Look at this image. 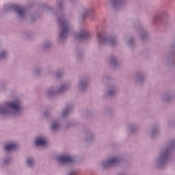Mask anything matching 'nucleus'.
<instances>
[{
	"mask_svg": "<svg viewBox=\"0 0 175 175\" xmlns=\"http://www.w3.org/2000/svg\"><path fill=\"white\" fill-rule=\"evenodd\" d=\"M60 28L62 29L60 33V38L64 39L68 35V31H69V25L65 21H59Z\"/></svg>",
	"mask_w": 175,
	"mask_h": 175,
	"instance_id": "nucleus-1",
	"label": "nucleus"
},
{
	"mask_svg": "<svg viewBox=\"0 0 175 175\" xmlns=\"http://www.w3.org/2000/svg\"><path fill=\"white\" fill-rule=\"evenodd\" d=\"M7 106H8V107H10L11 109H13L14 111H16V113H18L21 110V107L20 106V101L18 100L8 103L7 104Z\"/></svg>",
	"mask_w": 175,
	"mask_h": 175,
	"instance_id": "nucleus-2",
	"label": "nucleus"
},
{
	"mask_svg": "<svg viewBox=\"0 0 175 175\" xmlns=\"http://www.w3.org/2000/svg\"><path fill=\"white\" fill-rule=\"evenodd\" d=\"M59 161L61 163H68L73 161V158L69 155H62L59 157Z\"/></svg>",
	"mask_w": 175,
	"mask_h": 175,
	"instance_id": "nucleus-3",
	"label": "nucleus"
},
{
	"mask_svg": "<svg viewBox=\"0 0 175 175\" xmlns=\"http://www.w3.org/2000/svg\"><path fill=\"white\" fill-rule=\"evenodd\" d=\"M14 8L20 17H24V14H25V8H22L18 5H14Z\"/></svg>",
	"mask_w": 175,
	"mask_h": 175,
	"instance_id": "nucleus-4",
	"label": "nucleus"
},
{
	"mask_svg": "<svg viewBox=\"0 0 175 175\" xmlns=\"http://www.w3.org/2000/svg\"><path fill=\"white\" fill-rule=\"evenodd\" d=\"M36 146H44L46 144H47V142H46L45 139L43 138H38L35 141Z\"/></svg>",
	"mask_w": 175,
	"mask_h": 175,
	"instance_id": "nucleus-5",
	"label": "nucleus"
},
{
	"mask_svg": "<svg viewBox=\"0 0 175 175\" xmlns=\"http://www.w3.org/2000/svg\"><path fill=\"white\" fill-rule=\"evenodd\" d=\"M17 147H18L17 144H11L5 145V151H12V150H16Z\"/></svg>",
	"mask_w": 175,
	"mask_h": 175,
	"instance_id": "nucleus-6",
	"label": "nucleus"
},
{
	"mask_svg": "<svg viewBox=\"0 0 175 175\" xmlns=\"http://www.w3.org/2000/svg\"><path fill=\"white\" fill-rule=\"evenodd\" d=\"M88 31L83 30L81 34L78 36L79 39H87L88 38Z\"/></svg>",
	"mask_w": 175,
	"mask_h": 175,
	"instance_id": "nucleus-7",
	"label": "nucleus"
},
{
	"mask_svg": "<svg viewBox=\"0 0 175 175\" xmlns=\"http://www.w3.org/2000/svg\"><path fill=\"white\" fill-rule=\"evenodd\" d=\"M97 39L98 40L99 43H103V42L106 41V38L102 33H98L97 34Z\"/></svg>",
	"mask_w": 175,
	"mask_h": 175,
	"instance_id": "nucleus-8",
	"label": "nucleus"
},
{
	"mask_svg": "<svg viewBox=\"0 0 175 175\" xmlns=\"http://www.w3.org/2000/svg\"><path fill=\"white\" fill-rule=\"evenodd\" d=\"M118 162V158H113L111 160H109L107 162L108 165H113L114 163H117Z\"/></svg>",
	"mask_w": 175,
	"mask_h": 175,
	"instance_id": "nucleus-9",
	"label": "nucleus"
},
{
	"mask_svg": "<svg viewBox=\"0 0 175 175\" xmlns=\"http://www.w3.org/2000/svg\"><path fill=\"white\" fill-rule=\"evenodd\" d=\"M32 163H33V160H32L31 159H29L27 160V165L31 166Z\"/></svg>",
	"mask_w": 175,
	"mask_h": 175,
	"instance_id": "nucleus-10",
	"label": "nucleus"
},
{
	"mask_svg": "<svg viewBox=\"0 0 175 175\" xmlns=\"http://www.w3.org/2000/svg\"><path fill=\"white\" fill-rule=\"evenodd\" d=\"M59 126L58 125V124H54L53 126H52V129H53V131H55V129H58V127Z\"/></svg>",
	"mask_w": 175,
	"mask_h": 175,
	"instance_id": "nucleus-11",
	"label": "nucleus"
},
{
	"mask_svg": "<svg viewBox=\"0 0 175 175\" xmlns=\"http://www.w3.org/2000/svg\"><path fill=\"white\" fill-rule=\"evenodd\" d=\"M5 109L1 108V109L0 110V113H5Z\"/></svg>",
	"mask_w": 175,
	"mask_h": 175,
	"instance_id": "nucleus-12",
	"label": "nucleus"
},
{
	"mask_svg": "<svg viewBox=\"0 0 175 175\" xmlns=\"http://www.w3.org/2000/svg\"><path fill=\"white\" fill-rule=\"evenodd\" d=\"M73 174H76V172H71V173L70 174V175H73Z\"/></svg>",
	"mask_w": 175,
	"mask_h": 175,
	"instance_id": "nucleus-13",
	"label": "nucleus"
},
{
	"mask_svg": "<svg viewBox=\"0 0 175 175\" xmlns=\"http://www.w3.org/2000/svg\"><path fill=\"white\" fill-rule=\"evenodd\" d=\"M109 42L111 43V44H113V40H110Z\"/></svg>",
	"mask_w": 175,
	"mask_h": 175,
	"instance_id": "nucleus-14",
	"label": "nucleus"
},
{
	"mask_svg": "<svg viewBox=\"0 0 175 175\" xmlns=\"http://www.w3.org/2000/svg\"><path fill=\"white\" fill-rule=\"evenodd\" d=\"M2 55H3V53L1 54V56L2 57Z\"/></svg>",
	"mask_w": 175,
	"mask_h": 175,
	"instance_id": "nucleus-15",
	"label": "nucleus"
}]
</instances>
